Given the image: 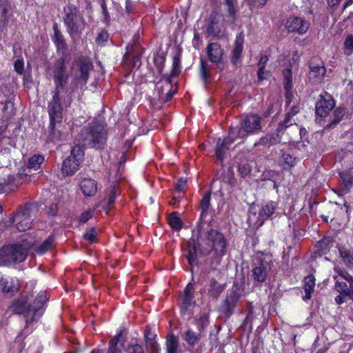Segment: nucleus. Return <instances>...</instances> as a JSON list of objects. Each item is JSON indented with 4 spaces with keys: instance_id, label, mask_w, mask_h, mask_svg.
<instances>
[{
    "instance_id": "f257e3e1",
    "label": "nucleus",
    "mask_w": 353,
    "mask_h": 353,
    "mask_svg": "<svg viewBox=\"0 0 353 353\" xmlns=\"http://www.w3.org/2000/svg\"><path fill=\"white\" fill-rule=\"evenodd\" d=\"M305 130L301 128L292 119L290 113L285 115V119L281 121L277 128L276 136L270 137H266L262 138L261 141L263 144L274 145L279 142L283 143H297L301 139L303 134H305Z\"/></svg>"
},
{
    "instance_id": "f03ea898",
    "label": "nucleus",
    "mask_w": 353,
    "mask_h": 353,
    "mask_svg": "<svg viewBox=\"0 0 353 353\" xmlns=\"http://www.w3.org/2000/svg\"><path fill=\"white\" fill-rule=\"evenodd\" d=\"M63 21L67 32L72 39H75L84 30L85 22L83 14L73 5H68L64 7Z\"/></svg>"
},
{
    "instance_id": "7ed1b4c3",
    "label": "nucleus",
    "mask_w": 353,
    "mask_h": 353,
    "mask_svg": "<svg viewBox=\"0 0 353 353\" xmlns=\"http://www.w3.org/2000/svg\"><path fill=\"white\" fill-rule=\"evenodd\" d=\"M106 140V131L99 124L83 128L77 138V142L83 147L94 148L103 145Z\"/></svg>"
},
{
    "instance_id": "20e7f679",
    "label": "nucleus",
    "mask_w": 353,
    "mask_h": 353,
    "mask_svg": "<svg viewBox=\"0 0 353 353\" xmlns=\"http://www.w3.org/2000/svg\"><path fill=\"white\" fill-rule=\"evenodd\" d=\"M28 255V250L19 244L9 245L0 249V265L23 262Z\"/></svg>"
},
{
    "instance_id": "39448f33",
    "label": "nucleus",
    "mask_w": 353,
    "mask_h": 353,
    "mask_svg": "<svg viewBox=\"0 0 353 353\" xmlns=\"http://www.w3.org/2000/svg\"><path fill=\"white\" fill-rule=\"evenodd\" d=\"M261 118L257 114L246 115L242 121L241 128H231V134L236 136V137L239 139H245L248 134H254L261 130Z\"/></svg>"
},
{
    "instance_id": "423d86ee",
    "label": "nucleus",
    "mask_w": 353,
    "mask_h": 353,
    "mask_svg": "<svg viewBox=\"0 0 353 353\" xmlns=\"http://www.w3.org/2000/svg\"><path fill=\"white\" fill-rule=\"evenodd\" d=\"M61 92L54 91L52 100L48 106V112L50 119V133L52 139H60L61 135L59 130H56L57 125L59 124L62 119V108L60 103Z\"/></svg>"
},
{
    "instance_id": "0eeeda50",
    "label": "nucleus",
    "mask_w": 353,
    "mask_h": 353,
    "mask_svg": "<svg viewBox=\"0 0 353 353\" xmlns=\"http://www.w3.org/2000/svg\"><path fill=\"white\" fill-rule=\"evenodd\" d=\"M37 214V208L32 205H26L10 217L11 223H15L19 231H26L31 228L33 218Z\"/></svg>"
},
{
    "instance_id": "6e6552de",
    "label": "nucleus",
    "mask_w": 353,
    "mask_h": 353,
    "mask_svg": "<svg viewBox=\"0 0 353 353\" xmlns=\"http://www.w3.org/2000/svg\"><path fill=\"white\" fill-rule=\"evenodd\" d=\"M53 73L54 91L65 92V85L69 79V74L67 71V61L65 58L56 60L54 64Z\"/></svg>"
},
{
    "instance_id": "1a4fd4ad",
    "label": "nucleus",
    "mask_w": 353,
    "mask_h": 353,
    "mask_svg": "<svg viewBox=\"0 0 353 353\" xmlns=\"http://www.w3.org/2000/svg\"><path fill=\"white\" fill-rule=\"evenodd\" d=\"M10 310L14 314H23L26 318V323L37 321L36 316H34V310L32 306L28 304L26 296H22L15 300L10 305Z\"/></svg>"
},
{
    "instance_id": "9d476101",
    "label": "nucleus",
    "mask_w": 353,
    "mask_h": 353,
    "mask_svg": "<svg viewBox=\"0 0 353 353\" xmlns=\"http://www.w3.org/2000/svg\"><path fill=\"white\" fill-rule=\"evenodd\" d=\"M207 239L211 250L215 254L221 257L225 251V240L223 235L215 230H210L207 234Z\"/></svg>"
},
{
    "instance_id": "9b49d317",
    "label": "nucleus",
    "mask_w": 353,
    "mask_h": 353,
    "mask_svg": "<svg viewBox=\"0 0 353 353\" xmlns=\"http://www.w3.org/2000/svg\"><path fill=\"white\" fill-rule=\"evenodd\" d=\"M239 139V137L231 134V129L230 130L228 137L225 138L218 139L216 147H215V154L216 158L222 161L225 157L226 152L229 149L230 146L234 141V140Z\"/></svg>"
},
{
    "instance_id": "f8f14e48",
    "label": "nucleus",
    "mask_w": 353,
    "mask_h": 353,
    "mask_svg": "<svg viewBox=\"0 0 353 353\" xmlns=\"http://www.w3.org/2000/svg\"><path fill=\"white\" fill-rule=\"evenodd\" d=\"M310 24L307 21L298 17H290L286 22V28L289 32H297L299 34H305Z\"/></svg>"
},
{
    "instance_id": "ddd939ff",
    "label": "nucleus",
    "mask_w": 353,
    "mask_h": 353,
    "mask_svg": "<svg viewBox=\"0 0 353 353\" xmlns=\"http://www.w3.org/2000/svg\"><path fill=\"white\" fill-rule=\"evenodd\" d=\"M334 106V102L332 97L325 92L321 95L320 99L317 101L316 105V111L320 117H325L329 112L332 110Z\"/></svg>"
},
{
    "instance_id": "4468645a",
    "label": "nucleus",
    "mask_w": 353,
    "mask_h": 353,
    "mask_svg": "<svg viewBox=\"0 0 353 353\" xmlns=\"http://www.w3.org/2000/svg\"><path fill=\"white\" fill-rule=\"evenodd\" d=\"M172 89V85L170 77H168L164 80L159 82L157 85V90L159 93V100L162 102L170 100L174 94Z\"/></svg>"
},
{
    "instance_id": "2eb2a0df",
    "label": "nucleus",
    "mask_w": 353,
    "mask_h": 353,
    "mask_svg": "<svg viewBox=\"0 0 353 353\" xmlns=\"http://www.w3.org/2000/svg\"><path fill=\"white\" fill-rule=\"evenodd\" d=\"M325 72L326 69L321 61L316 64L312 63L309 72V81L312 84L321 83L323 80Z\"/></svg>"
},
{
    "instance_id": "dca6fc26",
    "label": "nucleus",
    "mask_w": 353,
    "mask_h": 353,
    "mask_svg": "<svg viewBox=\"0 0 353 353\" xmlns=\"http://www.w3.org/2000/svg\"><path fill=\"white\" fill-rule=\"evenodd\" d=\"M207 55L209 60L220 67V64L224 55L223 50L217 43H210L206 48Z\"/></svg>"
},
{
    "instance_id": "f3484780",
    "label": "nucleus",
    "mask_w": 353,
    "mask_h": 353,
    "mask_svg": "<svg viewBox=\"0 0 353 353\" xmlns=\"http://www.w3.org/2000/svg\"><path fill=\"white\" fill-rule=\"evenodd\" d=\"M79 188L85 196H92L97 192V183L90 178L81 179L79 182Z\"/></svg>"
},
{
    "instance_id": "a211bd4d",
    "label": "nucleus",
    "mask_w": 353,
    "mask_h": 353,
    "mask_svg": "<svg viewBox=\"0 0 353 353\" xmlns=\"http://www.w3.org/2000/svg\"><path fill=\"white\" fill-rule=\"evenodd\" d=\"M73 157H68L62 163L61 172L65 176L74 174L79 168L80 163Z\"/></svg>"
},
{
    "instance_id": "6ab92c4d",
    "label": "nucleus",
    "mask_w": 353,
    "mask_h": 353,
    "mask_svg": "<svg viewBox=\"0 0 353 353\" xmlns=\"http://www.w3.org/2000/svg\"><path fill=\"white\" fill-rule=\"evenodd\" d=\"M268 263L261 261L252 270V276L255 281H265L268 275Z\"/></svg>"
},
{
    "instance_id": "aec40b11",
    "label": "nucleus",
    "mask_w": 353,
    "mask_h": 353,
    "mask_svg": "<svg viewBox=\"0 0 353 353\" xmlns=\"http://www.w3.org/2000/svg\"><path fill=\"white\" fill-rule=\"evenodd\" d=\"M47 301L48 296L46 292H40L36 297L33 305H31L34 310V316H36L37 320L41 315L42 307Z\"/></svg>"
},
{
    "instance_id": "412c9836",
    "label": "nucleus",
    "mask_w": 353,
    "mask_h": 353,
    "mask_svg": "<svg viewBox=\"0 0 353 353\" xmlns=\"http://www.w3.org/2000/svg\"><path fill=\"white\" fill-rule=\"evenodd\" d=\"M123 330L119 332L110 341V346L107 353H121L125 341L123 336Z\"/></svg>"
},
{
    "instance_id": "4be33fe9",
    "label": "nucleus",
    "mask_w": 353,
    "mask_h": 353,
    "mask_svg": "<svg viewBox=\"0 0 353 353\" xmlns=\"http://www.w3.org/2000/svg\"><path fill=\"white\" fill-rule=\"evenodd\" d=\"M78 66L81 72L80 78L85 83L88 79L89 72L92 68V64L88 58H80L78 60Z\"/></svg>"
},
{
    "instance_id": "5701e85b",
    "label": "nucleus",
    "mask_w": 353,
    "mask_h": 353,
    "mask_svg": "<svg viewBox=\"0 0 353 353\" xmlns=\"http://www.w3.org/2000/svg\"><path fill=\"white\" fill-rule=\"evenodd\" d=\"M193 303V286L189 283L184 290V295L181 298V307L183 311H186Z\"/></svg>"
},
{
    "instance_id": "b1692460",
    "label": "nucleus",
    "mask_w": 353,
    "mask_h": 353,
    "mask_svg": "<svg viewBox=\"0 0 353 353\" xmlns=\"http://www.w3.org/2000/svg\"><path fill=\"white\" fill-rule=\"evenodd\" d=\"M225 284H221L219 282H217L215 279L212 278L210 280L208 294L210 297L217 298L225 289Z\"/></svg>"
},
{
    "instance_id": "393cba45",
    "label": "nucleus",
    "mask_w": 353,
    "mask_h": 353,
    "mask_svg": "<svg viewBox=\"0 0 353 353\" xmlns=\"http://www.w3.org/2000/svg\"><path fill=\"white\" fill-rule=\"evenodd\" d=\"M243 45V37L240 34L236 39L235 46L232 51V62L233 64H237L241 55Z\"/></svg>"
},
{
    "instance_id": "a878e982",
    "label": "nucleus",
    "mask_w": 353,
    "mask_h": 353,
    "mask_svg": "<svg viewBox=\"0 0 353 353\" xmlns=\"http://www.w3.org/2000/svg\"><path fill=\"white\" fill-rule=\"evenodd\" d=\"M315 286V279L312 275H308L304 280L305 295L303 296L304 300H308L312 297Z\"/></svg>"
},
{
    "instance_id": "bb28decb",
    "label": "nucleus",
    "mask_w": 353,
    "mask_h": 353,
    "mask_svg": "<svg viewBox=\"0 0 353 353\" xmlns=\"http://www.w3.org/2000/svg\"><path fill=\"white\" fill-rule=\"evenodd\" d=\"M54 36L52 41L56 45L58 50H63L66 48V43L65 42L64 37L60 30L58 28V25L54 23L53 25Z\"/></svg>"
},
{
    "instance_id": "cd10ccee",
    "label": "nucleus",
    "mask_w": 353,
    "mask_h": 353,
    "mask_svg": "<svg viewBox=\"0 0 353 353\" xmlns=\"http://www.w3.org/2000/svg\"><path fill=\"white\" fill-rule=\"evenodd\" d=\"M277 208V203L274 201H269L264 204L259 211V216L263 219H268L272 215Z\"/></svg>"
},
{
    "instance_id": "c85d7f7f",
    "label": "nucleus",
    "mask_w": 353,
    "mask_h": 353,
    "mask_svg": "<svg viewBox=\"0 0 353 353\" xmlns=\"http://www.w3.org/2000/svg\"><path fill=\"white\" fill-rule=\"evenodd\" d=\"M10 3L7 0H0V26H6L8 21Z\"/></svg>"
},
{
    "instance_id": "c756f323",
    "label": "nucleus",
    "mask_w": 353,
    "mask_h": 353,
    "mask_svg": "<svg viewBox=\"0 0 353 353\" xmlns=\"http://www.w3.org/2000/svg\"><path fill=\"white\" fill-rule=\"evenodd\" d=\"M240 295L236 291H231L227 296L224 305L226 307L228 312L230 311L237 303Z\"/></svg>"
},
{
    "instance_id": "7c9ffc66",
    "label": "nucleus",
    "mask_w": 353,
    "mask_h": 353,
    "mask_svg": "<svg viewBox=\"0 0 353 353\" xmlns=\"http://www.w3.org/2000/svg\"><path fill=\"white\" fill-rule=\"evenodd\" d=\"M18 290L17 285L8 281L3 276H0V291L4 293H13Z\"/></svg>"
},
{
    "instance_id": "2f4dec72",
    "label": "nucleus",
    "mask_w": 353,
    "mask_h": 353,
    "mask_svg": "<svg viewBox=\"0 0 353 353\" xmlns=\"http://www.w3.org/2000/svg\"><path fill=\"white\" fill-rule=\"evenodd\" d=\"M44 161V157L41 154H34L28 159V168L29 170H38Z\"/></svg>"
},
{
    "instance_id": "473e14b6",
    "label": "nucleus",
    "mask_w": 353,
    "mask_h": 353,
    "mask_svg": "<svg viewBox=\"0 0 353 353\" xmlns=\"http://www.w3.org/2000/svg\"><path fill=\"white\" fill-rule=\"evenodd\" d=\"M179 347V341L176 336L170 334L166 341V348L168 353H176Z\"/></svg>"
},
{
    "instance_id": "72a5a7b5",
    "label": "nucleus",
    "mask_w": 353,
    "mask_h": 353,
    "mask_svg": "<svg viewBox=\"0 0 353 353\" xmlns=\"http://www.w3.org/2000/svg\"><path fill=\"white\" fill-rule=\"evenodd\" d=\"M11 153L9 148L0 150V166L8 167L10 164Z\"/></svg>"
},
{
    "instance_id": "f704fd0d",
    "label": "nucleus",
    "mask_w": 353,
    "mask_h": 353,
    "mask_svg": "<svg viewBox=\"0 0 353 353\" xmlns=\"http://www.w3.org/2000/svg\"><path fill=\"white\" fill-rule=\"evenodd\" d=\"M335 280V289L341 294H352V291L350 288H347L346 283L341 281L338 276H334Z\"/></svg>"
},
{
    "instance_id": "c9c22d12",
    "label": "nucleus",
    "mask_w": 353,
    "mask_h": 353,
    "mask_svg": "<svg viewBox=\"0 0 353 353\" xmlns=\"http://www.w3.org/2000/svg\"><path fill=\"white\" fill-rule=\"evenodd\" d=\"M169 224L170 227L176 230H179L183 226V222L178 216L176 212H172L169 216Z\"/></svg>"
},
{
    "instance_id": "e433bc0d",
    "label": "nucleus",
    "mask_w": 353,
    "mask_h": 353,
    "mask_svg": "<svg viewBox=\"0 0 353 353\" xmlns=\"http://www.w3.org/2000/svg\"><path fill=\"white\" fill-rule=\"evenodd\" d=\"M54 238L52 236H49L37 248L36 251L37 253L43 254L52 248Z\"/></svg>"
},
{
    "instance_id": "4c0bfd02",
    "label": "nucleus",
    "mask_w": 353,
    "mask_h": 353,
    "mask_svg": "<svg viewBox=\"0 0 353 353\" xmlns=\"http://www.w3.org/2000/svg\"><path fill=\"white\" fill-rule=\"evenodd\" d=\"M81 144H79V142L72 148L71 150V154L69 157H74V159H77L78 161L81 162L83 156V149Z\"/></svg>"
},
{
    "instance_id": "58836bf2",
    "label": "nucleus",
    "mask_w": 353,
    "mask_h": 353,
    "mask_svg": "<svg viewBox=\"0 0 353 353\" xmlns=\"http://www.w3.org/2000/svg\"><path fill=\"white\" fill-rule=\"evenodd\" d=\"M339 253L346 265L349 268H353V254L343 248L339 249Z\"/></svg>"
},
{
    "instance_id": "ea45409f",
    "label": "nucleus",
    "mask_w": 353,
    "mask_h": 353,
    "mask_svg": "<svg viewBox=\"0 0 353 353\" xmlns=\"http://www.w3.org/2000/svg\"><path fill=\"white\" fill-rule=\"evenodd\" d=\"M210 205V193H206L200 202V208L201 210V217L203 218L207 214V211Z\"/></svg>"
},
{
    "instance_id": "a19ab883",
    "label": "nucleus",
    "mask_w": 353,
    "mask_h": 353,
    "mask_svg": "<svg viewBox=\"0 0 353 353\" xmlns=\"http://www.w3.org/2000/svg\"><path fill=\"white\" fill-rule=\"evenodd\" d=\"M295 158L288 154H283L280 159V162L283 165L285 169L293 167L295 165Z\"/></svg>"
},
{
    "instance_id": "79ce46f5",
    "label": "nucleus",
    "mask_w": 353,
    "mask_h": 353,
    "mask_svg": "<svg viewBox=\"0 0 353 353\" xmlns=\"http://www.w3.org/2000/svg\"><path fill=\"white\" fill-rule=\"evenodd\" d=\"M200 76L202 80L205 82L210 77V68L203 59H201Z\"/></svg>"
},
{
    "instance_id": "37998d69",
    "label": "nucleus",
    "mask_w": 353,
    "mask_h": 353,
    "mask_svg": "<svg viewBox=\"0 0 353 353\" xmlns=\"http://www.w3.org/2000/svg\"><path fill=\"white\" fill-rule=\"evenodd\" d=\"M150 332H146L145 334L147 346L151 350L152 353H158L159 345L155 340L150 337Z\"/></svg>"
},
{
    "instance_id": "c03bdc74",
    "label": "nucleus",
    "mask_w": 353,
    "mask_h": 353,
    "mask_svg": "<svg viewBox=\"0 0 353 353\" xmlns=\"http://www.w3.org/2000/svg\"><path fill=\"white\" fill-rule=\"evenodd\" d=\"M335 271L338 274V277L341 276L342 279H345L350 285V288H351L352 291L353 292V278L352 276L348 274L347 272L342 270L339 268H336Z\"/></svg>"
},
{
    "instance_id": "a18cd8bd",
    "label": "nucleus",
    "mask_w": 353,
    "mask_h": 353,
    "mask_svg": "<svg viewBox=\"0 0 353 353\" xmlns=\"http://www.w3.org/2000/svg\"><path fill=\"white\" fill-rule=\"evenodd\" d=\"M17 178H19L21 183L31 180L30 170L28 168H21L18 172Z\"/></svg>"
},
{
    "instance_id": "49530a36",
    "label": "nucleus",
    "mask_w": 353,
    "mask_h": 353,
    "mask_svg": "<svg viewBox=\"0 0 353 353\" xmlns=\"http://www.w3.org/2000/svg\"><path fill=\"white\" fill-rule=\"evenodd\" d=\"M283 76L285 79V88L287 91L291 90L292 87V77L290 69H286L283 71Z\"/></svg>"
},
{
    "instance_id": "de8ad7c7",
    "label": "nucleus",
    "mask_w": 353,
    "mask_h": 353,
    "mask_svg": "<svg viewBox=\"0 0 353 353\" xmlns=\"http://www.w3.org/2000/svg\"><path fill=\"white\" fill-rule=\"evenodd\" d=\"M185 341L190 345H194L198 341V336L191 330H188L184 335Z\"/></svg>"
},
{
    "instance_id": "09e8293b",
    "label": "nucleus",
    "mask_w": 353,
    "mask_h": 353,
    "mask_svg": "<svg viewBox=\"0 0 353 353\" xmlns=\"http://www.w3.org/2000/svg\"><path fill=\"white\" fill-rule=\"evenodd\" d=\"M96 236L97 232L94 228H91L87 230L83 234V239L87 240L90 243L95 241Z\"/></svg>"
},
{
    "instance_id": "8fccbe9b",
    "label": "nucleus",
    "mask_w": 353,
    "mask_h": 353,
    "mask_svg": "<svg viewBox=\"0 0 353 353\" xmlns=\"http://www.w3.org/2000/svg\"><path fill=\"white\" fill-rule=\"evenodd\" d=\"M186 258H187L188 263L190 265H193L196 263L197 256H196V250L194 247L189 248L188 253L186 255Z\"/></svg>"
},
{
    "instance_id": "3c124183",
    "label": "nucleus",
    "mask_w": 353,
    "mask_h": 353,
    "mask_svg": "<svg viewBox=\"0 0 353 353\" xmlns=\"http://www.w3.org/2000/svg\"><path fill=\"white\" fill-rule=\"evenodd\" d=\"M345 115V111L342 108H336L333 112V119L331 122L332 123H337L341 121L343 116Z\"/></svg>"
},
{
    "instance_id": "603ef678",
    "label": "nucleus",
    "mask_w": 353,
    "mask_h": 353,
    "mask_svg": "<svg viewBox=\"0 0 353 353\" xmlns=\"http://www.w3.org/2000/svg\"><path fill=\"white\" fill-rule=\"evenodd\" d=\"M180 63V59L176 56L174 57L172 59V70L170 73L171 76H176L179 74Z\"/></svg>"
},
{
    "instance_id": "864d4df0",
    "label": "nucleus",
    "mask_w": 353,
    "mask_h": 353,
    "mask_svg": "<svg viewBox=\"0 0 353 353\" xmlns=\"http://www.w3.org/2000/svg\"><path fill=\"white\" fill-rule=\"evenodd\" d=\"M94 210L89 209L83 212L79 218V221L81 223H86L93 216Z\"/></svg>"
},
{
    "instance_id": "5fc2aeb1",
    "label": "nucleus",
    "mask_w": 353,
    "mask_h": 353,
    "mask_svg": "<svg viewBox=\"0 0 353 353\" xmlns=\"http://www.w3.org/2000/svg\"><path fill=\"white\" fill-rule=\"evenodd\" d=\"M345 52L346 54H350L353 50V37L349 36L344 43Z\"/></svg>"
},
{
    "instance_id": "6e6d98bb",
    "label": "nucleus",
    "mask_w": 353,
    "mask_h": 353,
    "mask_svg": "<svg viewBox=\"0 0 353 353\" xmlns=\"http://www.w3.org/2000/svg\"><path fill=\"white\" fill-rule=\"evenodd\" d=\"M119 193V190L117 188L113 187L111 189L110 194L107 199V203L109 206H111L114 203V199Z\"/></svg>"
},
{
    "instance_id": "4d7b16f0",
    "label": "nucleus",
    "mask_w": 353,
    "mask_h": 353,
    "mask_svg": "<svg viewBox=\"0 0 353 353\" xmlns=\"http://www.w3.org/2000/svg\"><path fill=\"white\" fill-rule=\"evenodd\" d=\"M238 171L242 177H245L250 173V167L248 163L241 164L238 167Z\"/></svg>"
},
{
    "instance_id": "13d9d810",
    "label": "nucleus",
    "mask_w": 353,
    "mask_h": 353,
    "mask_svg": "<svg viewBox=\"0 0 353 353\" xmlns=\"http://www.w3.org/2000/svg\"><path fill=\"white\" fill-rule=\"evenodd\" d=\"M225 2L228 7V12L234 20L235 12H236V10L234 8L236 0H225Z\"/></svg>"
},
{
    "instance_id": "bf43d9fd",
    "label": "nucleus",
    "mask_w": 353,
    "mask_h": 353,
    "mask_svg": "<svg viewBox=\"0 0 353 353\" xmlns=\"http://www.w3.org/2000/svg\"><path fill=\"white\" fill-rule=\"evenodd\" d=\"M7 181H8V184L12 185L13 186H17L21 183L19 178H17V176H12V175L8 176V179H7Z\"/></svg>"
},
{
    "instance_id": "052dcab7",
    "label": "nucleus",
    "mask_w": 353,
    "mask_h": 353,
    "mask_svg": "<svg viewBox=\"0 0 353 353\" xmlns=\"http://www.w3.org/2000/svg\"><path fill=\"white\" fill-rule=\"evenodd\" d=\"M350 297L352 299V294H341L340 295H338L335 298V301L339 304L341 305L345 301H347V298Z\"/></svg>"
},
{
    "instance_id": "680f3d73",
    "label": "nucleus",
    "mask_w": 353,
    "mask_h": 353,
    "mask_svg": "<svg viewBox=\"0 0 353 353\" xmlns=\"http://www.w3.org/2000/svg\"><path fill=\"white\" fill-rule=\"evenodd\" d=\"M14 70L19 74L23 72V62L22 60L17 59L14 62Z\"/></svg>"
},
{
    "instance_id": "e2e57ef3",
    "label": "nucleus",
    "mask_w": 353,
    "mask_h": 353,
    "mask_svg": "<svg viewBox=\"0 0 353 353\" xmlns=\"http://www.w3.org/2000/svg\"><path fill=\"white\" fill-rule=\"evenodd\" d=\"M108 39V34L107 32H101L97 37V42L103 43Z\"/></svg>"
},
{
    "instance_id": "0e129e2a",
    "label": "nucleus",
    "mask_w": 353,
    "mask_h": 353,
    "mask_svg": "<svg viewBox=\"0 0 353 353\" xmlns=\"http://www.w3.org/2000/svg\"><path fill=\"white\" fill-rule=\"evenodd\" d=\"M264 68H265V67L263 65L259 66V70L257 72L258 78L259 80H263V79L267 78L268 74H265Z\"/></svg>"
},
{
    "instance_id": "69168bd1",
    "label": "nucleus",
    "mask_w": 353,
    "mask_h": 353,
    "mask_svg": "<svg viewBox=\"0 0 353 353\" xmlns=\"http://www.w3.org/2000/svg\"><path fill=\"white\" fill-rule=\"evenodd\" d=\"M185 185H186V180L181 178V179H179V181L176 183V188L179 191H182L183 190V188H185Z\"/></svg>"
},
{
    "instance_id": "338daca9",
    "label": "nucleus",
    "mask_w": 353,
    "mask_h": 353,
    "mask_svg": "<svg viewBox=\"0 0 353 353\" xmlns=\"http://www.w3.org/2000/svg\"><path fill=\"white\" fill-rule=\"evenodd\" d=\"M250 2L255 6H263L266 2L267 0H250Z\"/></svg>"
},
{
    "instance_id": "774afa93",
    "label": "nucleus",
    "mask_w": 353,
    "mask_h": 353,
    "mask_svg": "<svg viewBox=\"0 0 353 353\" xmlns=\"http://www.w3.org/2000/svg\"><path fill=\"white\" fill-rule=\"evenodd\" d=\"M132 353H143L142 347L138 344L132 346Z\"/></svg>"
}]
</instances>
